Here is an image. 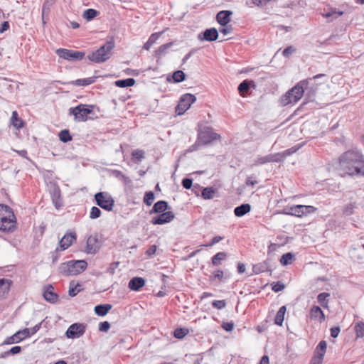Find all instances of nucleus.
<instances>
[{
	"instance_id": "nucleus-51",
	"label": "nucleus",
	"mask_w": 364,
	"mask_h": 364,
	"mask_svg": "<svg viewBox=\"0 0 364 364\" xmlns=\"http://www.w3.org/2000/svg\"><path fill=\"white\" fill-rule=\"evenodd\" d=\"M188 330L185 328H178L174 331V336L176 338L181 339L188 333Z\"/></svg>"
},
{
	"instance_id": "nucleus-41",
	"label": "nucleus",
	"mask_w": 364,
	"mask_h": 364,
	"mask_svg": "<svg viewBox=\"0 0 364 364\" xmlns=\"http://www.w3.org/2000/svg\"><path fill=\"white\" fill-rule=\"evenodd\" d=\"M295 152H296V147L293 146V147H291L289 149H287L282 152L276 153L275 154L280 155V157H279L280 160L279 161V162H281V161H283L287 156H291V154H293Z\"/></svg>"
},
{
	"instance_id": "nucleus-22",
	"label": "nucleus",
	"mask_w": 364,
	"mask_h": 364,
	"mask_svg": "<svg viewBox=\"0 0 364 364\" xmlns=\"http://www.w3.org/2000/svg\"><path fill=\"white\" fill-rule=\"evenodd\" d=\"M170 207L166 201L159 200L154 205L150 213H163L168 212L167 210Z\"/></svg>"
},
{
	"instance_id": "nucleus-18",
	"label": "nucleus",
	"mask_w": 364,
	"mask_h": 364,
	"mask_svg": "<svg viewBox=\"0 0 364 364\" xmlns=\"http://www.w3.org/2000/svg\"><path fill=\"white\" fill-rule=\"evenodd\" d=\"M293 102H296V85L288 90L279 100L282 106H286Z\"/></svg>"
},
{
	"instance_id": "nucleus-55",
	"label": "nucleus",
	"mask_w": 364,
	"mask_h": 364,
	"mask_svg": "<svg viewBox=\"0 0 364 364\" xmlns=\"http://www.w3.org/2000/svg\"><path fill=\"white\" fill-rule=\"evenodd\" d=\"M284 284L281 282H277L276 283L272 284V289L274 292H279L282 291L284 289Z\"/></svg>"
},
{
	"instance_id": "nucleus-17",
	"label": "nucleus",
	"mask_w": 364,
	"mask_h": 364,
	"mask_svg": "<svg viewBox=\"0 0 364 364\" xmlns=\"http://www.w3.org/2000/svg\"><path fill=\"white\" fill-rule=\"evenodd\" d=\"M218 38V31L215 28L205 29L198 34V38L201 41H214Z\"/></svg>"
},
{
	"instance_id": "nucleus-64",
	"label": "nucleus",
	"mask_w": 364,
	"mask_h": 364,
	"mask_svg": "<svg viewBox=\"0 0 364 364\" xmlns=\"http://www.w3.org/2000/svg\"><path fill=\"white\" fill-rule=\"evenodd\" d=\"M323 360L322 355L321 356L316 355L312 358L310 364H322Z\"/></svg>"
},
{
	"instance_id": "nucleus-34",
	"label": "nucleus",
	"mask_w": 364,
	"mask_h": 364,
	"mask_svg": "<svg viewBox=\"0 0 364 364\" xmlns=\"http://www.w3.org/2000/svg\"><path fill=\"white\" fill-rule=\"evenodd\" d=\"M286 306H282L279 308V311H277L275 318H274V323L278 326H282L284 319V315L286 313Z\"/></svg>"
},
{
	"instance_id": "nucleus-63",
	"label": "nucleus",
	"mask_w": 364,
	"mask_h": 364,
	"mask_svg": "<svg viewBox=\"0 0 364 364\" xmlns=\"http://www.w3.org/2000/svg\"><path fill=\"white\" fill-rule=\"evenodd\" d=\"M257 181H256L255 179H254V177L253 176H249L247 179H246V181H245V185L247 186H254L255 185H256L257 183Z\"/></svg>"
},
{
	"instance_id": "nucleus-52",
	"label": "nucleus",
	"mask_w": 364,
	"mask_h": 364,
	"mask_svg": "<svg viewBox=\"0 0 364 364\" xmlns=\"http://www.w3.org/2000/svg\"><path fill=\"white\" fill-rule=\"evenodd\" d=\"M112 175L116 177L117 178H119L121 181H123L124 182H127L129 181V178L126 176L122 171L119 170H113L112 171Z\"/></svg>"
},
{
	"instance_id": "nucleus-49",
	"label": "nucleus",
	"mask_w": 364,
	"mask_h": 364,
	"mask_svg": "<svg viewBox=\"0 0 364 364\" xmlns=\"http://www.w3.org/2000/svg\"><path fill=\"white\" fill-rule=\"evenodd\" d=\"M101 210L99 208L96 206H93L91 208L90 213V218L91 219H97L100 217L101 215Z\"/></svg>"
},
{
	"instance_id": "nucleus-19",
	"label": "nucleus",
	"mask_w": 364,
	"mask_h": 364,
	"mask_svg": "<svg viewBox=\"0 0 364 364\" xmlns=\"http://www.w3.org/2000/svg\"><path fill=\"white\" fill-rule=\"evenodd\" d=\"M311 318L318 321L320 323L325 321L326 316L323 311L318 306H314L310 311Z\"/></svg>"
},
{
	"instance_id": "nucleus-15",
	"label": "nucleus",
	"mask_w": 364,
	"mask_h": 364,
	"mask_svg": "<svg viewBox=\"0 0 364 364\" xmlns=\"http://www.w3.org/2000/svg\"><path fill=\"white\" fill-rule=\"evenodd\" d=\"M174 218V213L171 211H168L154 217L151 220V223L154 225H163L171 222Z\"/></svg>"
},
{
	"instance_id": "nucleus-61",
	"label": "nucleus",
	"mask_w": 364,
	"mask_h": 364,
	"mask_svg": "<svg viewBox=\"0 0 364 364\" xmlns=\"http://www.w3.org/2000/svg\"><path fill=\"white\" fill-rule=\"evenodd\" d=\"M156 249H157L156 245H152L146 251V254L148 256L151 257V256H153L156 253Z\"/></svg>"
},
{
	"instance_id": "nucleus-1",
	"label": "nucleus",
	"mask_w": 364,
	"mask_h": 364,
	"mask_svg": "<svg viewBox=\"0 0 364 364\" xmlns=\"http://www.w3.org/2000/svg\"><path fill=\"white\" fill-rule=\"evenodd\" d=\"M338 169L349 176H364V156L358 149H350L338 158Z\"/></svg>"
},
{
	"instance_id": "nucleus-40",
	"label": "nucleus",
	"mask_w": 364,
	"mask_h": 364,
	"mask_svg": "<svg viewBox=\"0 0 364 364\" xmlns=\"http://www.w3.org/2000/svg\"><path fill=\"white\" fill-rule=\"evenodd\" d=\"M98 14V11L93 9H87L83 12V18L87 21H90L96 17Z\"/></svg>"
},
{
	"instance_id": "nucleus-14",
	"label": "nucleus",
	"mask_w": 364,
	"mask_h": 364,
	"mask_svg": "<svg viewBox=\"0 0 364 364\" xmlns=\"http://www.w3.org/2000/svg\"><path fill=\"white\" fill-rule=\"evenodd\" d=\"M77 240L75 232H67L59 241V246L60 251H64L70 247Z\"/></svg>"
},
{
	"instance_id": "nucleus-58",
	"label": "nucleus",
	"mask_w": 364,
	"mask_h": 364,
	"mask_svg": "<svg viewBox=\"0 0 364 364\" xmlns=\"http://www.w3.org/2000/svg\"><path fill=\"white\" fill-rule=\"evenodd\" d=\"M182 186L186 189H190L193 186V181L189 178H185L182 180Z\"/></svg>"
},
{
	"instance_id": "nucleus-12",
	"label": "nucleus",
	"mask_w": 364,
	"mask_h": 364,
	"mask_svg": "<svg viewBox=\"0 0 364 364\" xmlns=\"http://www.w3.org/2000/svg\"><path fill=\"white\" fill-rule=\"evenodd\" d=\"M100 248V242L97 234L87 237L85 247L87 254L95 255Z\"/></svg>"
},
{
	"instance_id": "nucleus-20",
	"label": "nucleus",
	"mask_w": 364,
	"mask_h": 364,
	"mask_svg": "<svg viewBox=\"0 0 364 364\" xmlns=\"http://www.w3.org/2000/svg\"><path fill=\"white\" fill-rule=\"evenodd\" d=\"M316 210V208L312 205H297V218L306 217Z\"/></svg>"
},
{
	"instance_id": "nucleus-50",
	"label": "nucleus",
	"mask_w": 364,
	"mask_h": 364,
	"mask_svg": "<svg viewBox=\"0 0 364 364\" xmlns=\"http://www.w3.org/2000/svg\"><path fill=\"white\" fill-rule=\"evenodd\" d=\"M132 156L133 159L141 161L144 158V152L142 150L136 149L133 151Z\"/></svg>"
},
{
	"instance_id": "nucleus-3",
	"label": "nucleus",
	"mask_w": 364,
	"mask_h": 364,
	"mask_svg": "<svg viewBox=\"0 0 364 364\" xmlns=\"http://www.w3.org/2000/svg\"><path fill=\"white\" fill-rule=\"evenodd\" d=\"M16 227V218L10 207L0 204V231L12 232Z\"/></svg>"
},
{
	"instance_id": "nucleus-11",
	"label": "nucleus",
	"mask_w": 364,
	"mask_h": 364,
	"mask_svg": "<svg viewBox=\"0 0 364 364\" xmlns=\"http://www.w3.org/2000/svg\"><path fill=\"white\" fill-rule=\"evenodd\" d=\"M219 138V135L210 128H205L198 134V141L201 144H208Z\"/></svg>"
},
{
	"instance_id": "nucleus-59",
	"label": "nucleus",
	"mask_w": 364,
	"mask_h": 364,
	"mask_svg": "<svg viewBox=\"0 0 364 364\" xmlns=\"http://www.w3.org/2000/svg\"><path fill=\"white\" fill-rule=\"evenodd\" d=\"M223 240V237H221V236H215V237H213L210 241V243L207 244V245H203V246H205V247H211L215 244H217L218 242H220L221 240Z\"/></svg>"
},
{
	"instance_id": "nucleus-37",
	"label": "nucleus",
	"mask_w": 364,
	"mask_h": 364,
	"mask_svg": "<svg viewBox=\"0 0 364 364\" xmlns=\"http://www.w3.org/2000/svg\"><path fill=\"white\" fill-rule=\"evenodd\" d=\"M172 46V43H165L161 45L156 51L155 56L161 58L166 53V50Z\"/></svg>"
},
{
	"instance_id": "nucleus-5",
	"label": "nucleus",
	"mask_w": 364,
	"mask_h": 364,
	"mask_svg": "<svg viewBox=\"0 0 364 364\" xmlns=\"http://www.w3.org/2000/svg\"><path fill=\"white\" fill-rule=\"evenodd\" d=\"M114 47V43L112 41H107L97 50L88 55L87 58L95 63H104L110 58Z\"/></svg>"
},
{
	"instance_id": "nucleus-29",
	"label": "nucleus",
	"mask_w": 364,
	"mask_h": 364,
	"mask_svg": "<svg viewBox=\"0 0 364 364\" xmlns=\"http://www.w3.org/2000/svg\"><path fill=\"white\" fill-rule=\"evenodd\" d=\"M135 82L136 81L134 78H127L115 81L114 85L118 87L124 88L133 86Z\"/></svg>"
},
{
	"instance_id": "nucleus-26",
	"label": "nucleus",
	"mask_w": 364,
	"mask_h": 364,
	"mask_svg": "<svg viewBox=\"0 0 364 364\" xmlns=\"http://www.w3.org/2000/svg\"><path fill=\"white\" fill-rule=\"evenodd\" d=\"M251 210V205L248 203H243L234 209V213L237 217H242Z\"/></svg>"
},
{
	"instance_id": "nucleus-42",
	"label": "nucleus",
	"mask_w": 364,
	"mask_h": 364,
	"mask_svg": "<svg viewBox=\"0 0 364 364\" xmlns=\"http://www.w3.org/2000/svg\"><path fill=\"white\" fill-rule=\"evenodd\" d=\"M58 136L60 140L64 143L72 140L71 135L68 129L61 130L58 134Z\"/></svg>"
},
{
	"instance_id": "nucleus-30",
	"label": "nucleus",
	"mask_w": 364,
	"mask_h": 364,
	"mask_svg": "<svg viewBox=\"0 0 364 364\" xmlns=\"http://www.w3.org/2000/svg\"><path fill=\"white\" fill-rule=\"evenodd\" d=\"M11 121L12 125L17 129H21L24 125L23 121L18 117V114L16 111H14L12 112Z\"/></svg>"
},
{
	"instance_id": "nucleus-8",
	"label": "nucleus",
	"mask_w": 364,
	"mask_h": 364,
	"mask_svg": "<svg viewBox=\"0 0 364 364\" xmlns=\"http://www.w3.org/2000/svg\"><path fill=\"white\" fill-rule=\"evenodd\" d=\"M196 100L195 95L187 93L183 95L179 100V102L176 107V112L178 115H182L186 111H187Z\"/></svg>"
},
{
	"instance_id": "nucleus-9",
	"label": "nucleus",
	"mask_w": 364,
	"mask_h": 364,
	"mask_svg": "<svg viewBox=\"0 0 364 364\" xmlns=\"http://www.w3.org/2000/svg\"><path fill=\"white\" fill-rule=\"evenodd\" d=\"M56 53L60 58L67 60H82L85 55V52L66 48H59L56 50Z\"/></svg>"
},
{
	"instance_id": "nucleus-31",
	"label": "nucleus",
	"mask_w": 364,
	"mask_h": 364,
	"mask_svg": "<svg viewBox=\"0 0 364 364\" xmlns=\"http://www.w3.org/2000/svg\"><path fill=\"white\" fill-rule=\"evenodd\" d=\"M161 35V32H157L152 33L148 41L144 43V49L149 50L153 44L156 43V41L158 40V38Z\"/></svg>"
},
{
	"instance_id": "nucleus-47",
	"label": "nucleus",
	"mask_w": 364,
	"mask_h": 364,
	"mask_svg": "<svg viewBox=\"0 0 364 364\" xmlns=\"http://www.w3.org/2000/svg\"><path fill=\"white\" fill-rule=\"evenodd\" d=\"M154 198V193L152 191H148L144 195V203L146 205L150 206L153 203Z\"/></svg>"
},
{
	"instance_id": "nucleus-24",
	"label": "nucleus",
	"mask_w": 364,
	"mask_h": 364,
	"mask_svg": "<svg viewBox=\"0 0 364 364\" xmlns=\"http://www.w3.org/2000/svg\"><path fill=\"white\" fill-rule=\"evenodd\" d=\"M145 285V280L142 277H134L130 279L128 287L132 291H139Z\"/></svg>"
},
{
	"instance_id": "nucleus-45",
	"label": "nucleus",
	"mask_w": 364,
	"mask_h": 364,
	"mask_svg": "<svg viewBox=\"0 0 364 364\" xmlns=\"http://www.w3.org/2000/svg\"><path fill=\"white\" fill-rule=\"evenodd\" d=\"M293 257L294 254H292L291 252H287L282 256L279 262L282 265H287L291 263V261L293 259Z\"/></svg>"
},
{
	"instance_id": "nucleus-46",
	"label": "nucleus",
	"mask_w": 364,
	"mask_h": 364,
	"mask_svg": "<svg viewBox=\"0 0 364 364\" xmlns=\"http://www.w3.org/2000/svg\"><path fill=\"white\" fill-rule=\"evenodd\" d=\"M355 208V203H349L343 208V213L346 215H350L354 213Z\"/></svg>"
},
{
	"instance_id": "nucleus-48",
	"label": "nucleus",
	"mask_w": 364,
	"mask_h": 364,
	"mask_svg": "<svg viewBox=\"0 0 364 364\" xmlns=\"http://www.w3.org/2000/svg\"><path fill=\"white\" fill-rule=\"evenodd\" d=\"M224 277V272L221 269H217L212 273L210 276V279L213 281L218 280L221 282Z\"/></svg>"
},
{
	"instance_id": "nucleus-4",
	"label": "nucleus",
	"mask_w": 364,
	"mask_h": 364,
	"mask_svg": "<svg viewBox=\"0 0 364 364\" xmlns=\"http://www.w3.org/2000/svg\"><path fill=\"white\" fill-rule=\"evenodd\" d=\"M87 267L85 260H70L60 264L58 272L64 276H75L83 272Z\"/></svg>"
},
{
	"instance_id": "nucleus-56",
	"label": "nucleus",
	"mask_w": 364,
	"mask_h": 364,
	"mask_svg": "<svg viewBox=\"0 0 364 364\" xmlns=\"http://www.w3.org/2000/svg\"><path fill=\"white\" fill-rule=\"evenodd\" d=\"M110 328V323L108 321H103L99 323L98 329L102 332H107Z\"/></svg>"
},
{
	"instance_id": "nucleus-35",
	"label": "nucleus",
	"mask_w": 364,
	"mask_h": 364,
	"mask_svg": "<svg viewBox=\"0 0 364 364\" xmlns=\"http://www.w3.org/2000/svg\"><path fill=\"white\" fill-rule=\"evenodd\" d=\"M330 296V294L327 292L320 293L317 296V301L323 308H328V298Z\"/></svg>"
},
{
	"instance_id": "nucleus-16",
	"label": "nucleus",
	"mask_w": 364,
	"mask_h": 364,
	"mask_svg": "<svg viewBox=\"0 0 364 364\" xmlns=\"http://www.w3.org/2000/svg\"><path fill=\"white\" fill-rule=\"evenodd\" d=\"M280 155L271 154L263 156H257L252 166H260L270 162H279Z\"/></svg>"
},
{
	"instance_id": "nucleus-2",
	"label": "nucleus",
	"mask_w": 364,
	"mask_h": 364,
	"mask_svg": "<svg viewBox=\"0 0 364 364\" xmlns=\"http://www.w3.org/2000/svg\"><path fill=\"white\" fill-rule=\"evenodd\" d=\"M324 76L323 74H318L312 78L304 80L297 83V102L304 97V101L301 106L309 102H314L317 92V85L314 82V80Z\"/></svg>"
},
{
	"instance_id": "nucleus-25",
	"label": "nucleus",
	"mask_w": 364,
	"mask_h": 364,
	"mask_svg": "<svg viewBox=\"0 0 364 364\" xmlns=\"http://www.w3.org/2000/svg\"><path fill=\"white\" fill-rule=\"evenodd\" d=\"M232 12L230 11L224 10L218 13L216 18L218 23L225 26L230 21V15Z\"/></svg>"
},
{
	"instance_id": "nucleus-60",
	"label": "nucleus",
	"mask_w": 364,
	"mask_h": 364,
	"mask_svg": "<svg viewBox=\"0 0 364 364\" xmlns=\"http://www.w3.org/2000/svg\"><path fill=\"white\" fill-rule=\"evenodd\" d=\"M331 336L333 338H336L338 336L340 333V328L338 326L332 327L331 329Z\"/></svg>"
},
{
	"instance_id": "nucleus-27",
	"label": "nucleus",
	"mask_w": 364,
	"mask_h": 364,
	"mask_svg": "<svg viewBox=\"0 0 364 364\" xmlns=\"http://www.w3.org/2000/svg\"><path fill=\"white\" fill-rule=\"evenodd\" d=\"M95 81V77H90L83 79H77L75 80H73L70 82V84L75 85V86H87L92 83H94Z\"/></svg>"
},
{
	"instance_id": "nucleus-6",
	"label": "nucleus",
	"mask_w": 364,
	"mask_h": 364,
	"mask_svg": "<svg viewBox=\"0 0 364 364\" xmlns=\"http://www.w3.org/2000/svg\"><path fill=\"white\" fill-rule=\"evenodd\" d=\"M93 112V105L80 104L75 107L69 109V114L73 115L75 120L77 122H85L87 120L88 114Z\"/></svg>"
},
{
	"instance_id": "nucleus-10",
	"label": "nucleus",
	"mask_w": 364,
	"mask_h": 364,
	"mask_svg": "<svg viewBox=\"0 0 364 364\" xmlns=\"http://www.w3.org/2000/svg\"><path fill=\"white\" fill-rule=\"evenodd\" d=\"M86 326L87 325L82 323H74L67 329L65 336L68 338H78L85 333Z\"/></svg>"
},
{
	"instance_id": "nucleus-21",
	"label": "nucleus",
	"mask_w": 364,
	"mask_h": 364,
	"mask_svg": "<svg viewBox=\"0 0 364 364\" xmlns=\"http://www.w3.org/2000/svg\"><path fill=\"white\" fill-rule=\"evenodd\" d=\"M44 299L50 303H55L58 299V296L53 291V287L52 285L46 287L43 291Z\"/></svg>"
},
{
	"instance_id": "nucleus-62",
	"label": "nucleus",
	"mask_w": 364,
	"mask_h": 364,
	"mask_svg": "<svg viewBox=\"0 0 364 364\" xmlns=\"http://www.w3.org/2000/svg\"><path fill=\"white\" fill-rule=\"evenodd\" d=\"M295 49L293 46H289L287 48H286L283 52H282V55L287 58L289 56L290 54H291L293 52H294Z\"/></svg>"
},
{
	"instance_id": "nucleus-28",
	"label": "nucleus",
	"mask_w": 364,
	"mask_h": 364,
	"mask_svg": "<svg viewBox=\"0 0 364 364\" xmlns=\"http://www.w3.org/2000/svg\"><path fill=\"white\" fill-rule=\"evenodd\" d=\"M112 309L111 304H99L95 307V313L100 316H105Z\"/></svg>"
},
{
	"instance_id": "nucleus-54",
	"label": "nucleus",
	"mask_w": 364,
	"mask_h": 364,
	"mask_svg": "<svg viewBox=\"0 0 364 364\" xmlns=\"http://www.w3.org/2000/svg\"><path fill=\"white\" fill-rule=\"evenodd\" d=\"M212 306L217 309H223L226 306V301L225 300H214L212 302Z\"/></svg>"
},
{
	"instance_id": "nucleus-13",
	"label": "nucleus",
	"mask_w": 364,
	"mask_h": 364,
	"mask_svg": "<svg viewBox=\"0 0 364 364\" xmlns=\"http://www.w3.org/2000/svg\"><path fill=\"white\" fill-rule=\"evenodd\" d=\"M28 337H30V329L26 328L6 338L4 343L7 345L17 343Z\"/></svg>"
},
{
	"instance_id": "nucleus-32",
	"label": "nucleus",
	"mask_w": 364,
	"mask_h": 364,
	"mask_svg": "<svg viewBox=\"0 0 364 364\" xmlns=\"http://www.w3.org/2000/svg\"><path fill=\"white\" fill-rule=\"evenodd\" d=\"M227 257V253L225 252H219L212 257V264L213 266H219L221 262L226 259Z\"/></svg>"
},
{
	"instance_id": "nucleus-57",
	"label": "nucleus",
	"mask_w": 364,
	"mask_h": 364,
	"mask_svg": "<svg viewBox=\"0 0 364 364\" xmlns=\"http://www.w3.org/2000/svg\"><path fill=\"white\" fill-rule=\"evenodd\" d=\"M221 326L224 330L230 332V331H232L234 328V322H232V321L223 322Z\"/></svg>"
},
{
	"instance_id": "nucleus-7",
	"label": "nucleus",
	"mask_w": 364,
	"mask_h": 364,
	"mask_svg": "<svg viewBox=\"0 0 364 364\" xmlns=\"http://www.w3.org/2000/svg\"><path fill=\"white\" fill-rule=\"evenodd\" d=\"M96 204L102 209L111 211L114 205V200L107 192H99L95 195Z\"/></svg>"
},
{
	"instance_id": "nucleus-44",
	"label": "nucleus",
	"mask_w": 364,
	"mask_h": 364,
	"mask_svg": "<svg viewBox=\"0 0 364 364\" xmlns=\"http://www.w3.org/2000/svg\"><path fill=\"white\" fill-rule=\"evenodd\" d=\"M186 79V75L182 70L175 71L173 74V80L174 82H181Z\"/></svg>"
},
{
	"instance_id": "nucleus-53",
	"label": "nucleus",
	"mask_w": 364,
	"mask_h": 364,
	"mask_svg": "<svg viewBox=\"0 0 364 364\" xmlns=\"http://www.w3.org/2000/svg\"><path fill=\"white\" fill-rule=\"evenodd\" d=\"M21 351V347L18 346H16L12 347L9 351L5 352L4 353V355H2V357H6L11 354H12V355L18 354Z\"/></svg>"
},
{
	"instance_id": "nucleus-38",
	"label": "nucleus",
	"mask_w": 364,
	"mask_h": 364,
	"mask_svg": "<svg viewBox=\"0 0 364 364\" xmlns=\"http://www.w3.org/2000/svg\"><path fill=\"white\" fill-rule=\"evenodd\" d=\"M354 330L356 335V338L364 337V322L358 321L355 324Z\"/></svg>"
},
{
	"instance_id": "nucleus-43",
	"label": "nucleus",
	"mask_w": 364,
	"mask_h": 364,
	"mask_svg": "<svg viewBox=\"0 0 364 364\" xmlns=\"http://www.w3.org/2000/svg\"><path fill=\"white\" fill-rule=\"evenodd\" d=\"M327 343L325 341H321L316 347L317 350V355L321 356L322 355V358H324L325 353L326 351Z\"/></svg>"
},
{
	"instance_id": "nucleus-33",
	"label": "nucleus",
	"mask_w": 364,
	"mask_h": 364,
	"mask_svg": "<svg viewBox=\"0 0 364 364\" xmlns=\"http://www.w3.org/2000/svg\"><path fill=\"white\" fill-rule=\"evenodd\" d=\"M11 281L6 279H0V297L4 296L9 290Z\"/></svg>"
},
{
	"instance_id": "nucleus-39",
	"label": "nucleus",
	"mask_w": 364,
	"mask_h": 364,
	"mask_svg": "<svg viewBox=\"0 0 364 364\" xmlns=\"http://www.w3.org/2000/svg\"><path fill=\"white\" fill-rule=\"evenodd\" d=\"M251 82H253L249 80H244L241 83H240L237 89L241 95H243L244 93L247 92L249 91Z\"/></svg>"
},
{
	"instance_id": "nucleus-23",
	"label": "nucleus",
	"mask_w": 364,
	"mask_h": 364,
	"mask_svg": "<svg viewBox=\"0 0 364 364\" xmlns=\"http://www.w3.org/2000/svg\"><path fill=\"white\" fill-rule=\"evenodd\" d=\"M267 271H271L269 262L268 260L255 264L252 267V272L255 274H259Z\"/></svg>"
},
{
	"instance_id": "nucleus-36",
	"label": "nucleus",
	"mask_w": 364,
	"mask_h": 364,
	"mask_svg": "<svg viewBox=\"0 0 364 364\" xmlns=\"http://www.w3.org/2000/svg\"><path fill=\"white\" fill-rule=\"evenodd\" d=\"M215 193V189L213 187L204 188L202 191V197L205 200H210L213 198Z\"/></svg>"
}]
</instances>
